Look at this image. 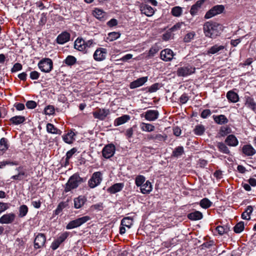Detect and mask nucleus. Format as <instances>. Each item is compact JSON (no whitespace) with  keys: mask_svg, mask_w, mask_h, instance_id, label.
<instances>
[{"mask_svg":"<svg viewBox=\"0 0 256 256\" xmlns=\"http://www.w3.org/2000/svg\"><path fill=\"white\" fill-rule=\"evenodd\" d=\"M224 8V6L222 5L216 6L206 13L204 18L206 19H208L217 14H220L222 12Z\"/></svg>","mask_w":256,"mask_h":256,"instance_id":"nucleus-9","label":"nucleus"},{"mask_svg":"<svg viewBox=\"0 0 256 256\" xmlns=\"http://www.w3.org/2000/svg\"><path fill=\"white\" fill-rule=\"evenodd\" d=\"M24 175H25V172H20L18 174L12 176L11 178L15 180H22V176Z\"/></svg>","mask_w":256,"mask_h":256,"instance_id":"nucleus-60","label":"nucleus"},{"mask_svg":"<svg viewBox=\"0 0 256 256\" xmlns=\"http://www.w3.org/2000/svg\"><path fill=\"white\" fill-rule=\"evenodd\" d=\"M212 202L207 198L202 199L200 202V206L204 208H208L212 206Z\"/></svg>","mask_w":256,"mask_h":256,"instance_id":"nucleus-48","label":"nucleus"},{"mask_svg":"<svg viewBox=\"0 0 256 256\" xmlns=\"http://www.w3.org/2000/svg\"><path fill=\"white\" fill-rule=\"evenodd\" d=\"M46 238L44 234H38L34 240V247L35 248H40L42 247L46 242Z\"/></svg>","mask_w":256,"mask_h":256,"instance_id":"nucleus-10","label":"nucleus"},{"mask_svg":"<svg viewBox=\"0 0 256 256\" xmlns=\"http://www.w3.org/2000/svg\"><path fill=\"white\" fill-rule=\"evenodd\" d=\"M70 39V34L64 32L60 34L56 38V42L60 44H62L69 41Z\"/></svg>","mask_w":256,"mask_h":256,"instance_id":"nucleus-17","label":"nucleus"},{"mask_svg":"<svg viewBox=\"0 0 256 256\" xmlns=\"http://www.w3.org/2000/svg\"><path fill=\"white\" fill-rule=\"evenodd\" d=\"M86 201V198L85 196H80L78 198H74V207L78 209L81 208L85 204Z\"/></svg>","mask_w":256,"mask_h":256,"instance_id":"nucleus-21","label":"nucleus"},{"mask_svg":"<svg viewBox=\"0 0 256 256\" xmlns=\"http://www.w3.org/2000/svg\"><path fill=\"white\" fill-rule=\"evenodd\" d=\"M244 98L246 99L245 104L248 108L254 110L256 108V103L254 102V98L248 96H246Z\"/></svg>","mask_w":256,"mask_h":256,"instance_id":"nucleus-31","label":"nucleus"},{"mask_svg":"<svg viewBox=\"0 0 256 256\" xmlns=\"http://www.w3.org/2000/svg\"><path fill=\"white\" fill-rule=\"evenodd\" d=\"M231 132V129L228 126H222L220 130V134L221 136H224Z\"/></svg>","mask_w":256,"mask_h":256,"instance_id":"nucleus-52","label":"nucleus"},{"mask_svg":"<svg viewBox=\"0 0 256 256\" xmlns=\"http://www.w3.org/2000/svg\"><path fill=\"white\" fill-rule=\"evenodd\" d=\"M10 204L0 202V214L9 208Z\"/></svg>","mask_w":256,"mask_h":256,"instance_id":"nucleus-62","label":"nucleus"},{"mask_svg":"<svg viewBox=\"0 0 256 256\" xmlns=\"http://www.w3.org/2000/svg\"><path fill=\"white\" fill-rule=\"evenodd\" d=\"M244 228V222H240L234 227V230L236 233L238 234L242 232Z\"/></svg>","mask_w":256,"mask_h":256,"instance_id":"nucleus-46","label":"nucleus"},{"mask_svg":"<svg viewBox=\"0 0 256 256\" xmlns=\"http://www.w3.org/2000/svg\"><path fill=\"white\" fill-rule=\"evenodd\" d=\"M120 34L117 32H112L108 34L107 40L110 42L114 40L120 38Z\"/></svg>","mask_w":256,"mask_h":256,"instance_id":"nucleus-50","label":"nucleus"},{"mask_svg":"<svg viewBox=\"0 0 256 256\" xmlns=\"http://www.w3.org/2000/svg\"><path fill=\"white\" fill-rule=\"evenodd\" d=\"M22 69V65L18 62L16 63L12 68L11 72H15L17 71L20 70Z\"/></svg>","mask_w":256,"mask_h":256,"instance_id":"nucleus-58","label":"nucleus"},{"mask_svg":"<svg viewBox=\"0 0 256 256\" xmlns=\"http://www.w3.org/2000/svg\"><path fill=\"white\" fill-rule=\"evenodd\" d=\"M124 186L122 183H116L108 188V192L110 194H115L120 192Z\"/></svg>","mask_w":256,"mask_h":256,"instance_id":"nucleus-25","label":"nucleus"},{"mask_svg":"<svg viewBox=\"0 0 256 256\" xmlns=\"http://www.w3.org/2000/svg\"><path fill=\"white\" fill-rule=\"evenodd\" d=\"M30 78L32 80H38L40 77V73L36 71H32L30 73Z\"/></svg>","mask_w":256,"mask_h":256,"instance_id":"nucleus-64","label":"nucleus"},{"mask_svg":"<svg viewBox=\"0 0 256 256\" xmlns=\"http://www.w3.org/2000/svg\"><path fill=\"white\" fill-rule=\"evenodd\" d=\"M222 30L221 26L217 22L212 21L207 22L203 26V31L206 37L215 38L220 34Z\"/></svg>","mask_w":256,"mask_h":256,"instance_id":"nucleus-1","label":"nucleus"},{"mask_svg":"<svg viewBox=\"0 0 256 256\" xmlns=\"http://www.w3.org/2000/svg\"><path fill=\"white\" fill-rule=\"evenodd\" d=\"M188 218L191 220H198L202 218V214L200 211L195 210L188 214L187 216Z\"/></svg>","mask_w":256,"mask_h":256,"instance_id":"nucleus-24","label":"nucleus"},{"mask_svg":"<svg viewBox=\"0 0 256 256\" xmlns=\"http://www.w3.org/2000/svg\"><path fill=\"white\" fill-rule=\"evenodd\" d=\"M144 117L145 118L150 122L154 121L156 120L159 116V112L156 110H148L144 112Z\"/></svg>","mask_w":256,"mask_h":256,"instance_id":"nucleus-12","label":"nucleus"},{"mask_svg":"<svg viewBox=\"0 0 256 256\" xmlns=\"http://www.w3.org/2000/svg\"><path fill=\"white\" fill-rule=\"evenodd\" d=\"M84 46H86V52H87L88 48H90L94 44H96L92 40H90L87 41L84 40Z\"/></svg>","mask_w":256,"mask_h":256,"instance_id":"nucleus-59","label":"nucleus"},{"mask_svg":"<svg viewBox=\"0 0 256 256\" xmlns=\"http://www.w3.org/2000/svg\"><path fill=\"white\" fill-rule=\"evenodd\" d=\"M16 215L14 213H9L4 214L0 218V224H12L14 220Z\"/></svg>","mask_w":256,"mask_h":256,"instance_id":"nucleus-14","label":"nucleus"},{"mask_svg":"<svg viewBox=\"0 0 256 256\" xmlns=\"http://www.w3.org/2000/svg\"><path fill=\"white\" fill-rule=\"evenodd\" d=\"M130 119V116L128 115H123L122 116L116 118L114 121V125L115 126H118L122 124Z\"/></svg>","mask_w":256,"mask_h":256,"instance_id":"nucleus-29","label":"nucleus"},{"mask_svg":"<svg viewBox=\"0 0 256 256\" xmlns=\"http://www.w3.org/2000/svg\"><path fill=\"white\" fill-rule=\"evenodd\" d=\"M8 148V140L5 138H2L0 140V149L2 150L6 151Z\"/></svg>","mask_w":256,"mask_h":256,"instance_id":"nucleus-49","label":"nucleus"},{"mask_svg":"<svg viewBox=\"0 0 256 256\" xmlns=\"http://www.w3.org/2000/svg\"><path fill=\"white\" fill-rule=\"evenodd\" d=\"M214 121L218 124H227L228 122L227 118L224 114H220L218 116H213Z\"/></svg>","mask_w":256,"mask_h":256,"instance_id":"nucleus-28","label":"nucleus"},{"mask_svg":"<svg viewBox=\"0 0 256 256\" xmlns=\"http://www.w3.org/2000/svg\"><path fill=\"white\" fill-rule=\"evenodd\" d=\"M45 114L47 115L52 114L54 112V108L52 106H48L44 109Z\"/></svg>","mask_w":256,"mask_h":256,"instance_id":"nucleus-54","label":"nucleus"},{"mask_svg":"<svg viewBox=\"0 0 256 256\" xmlns=\"http://www.w3.org/2000/svg\"><path fill=\"white\" fill-rule=\"evenodd\" d=\"M102 180V174L100 172H94L88 182V186L92 188H94L98 186Z\"/></svg>","mask_w":256,"mask_h":256,"instance_id":"nucleus-6","label":"nucleus"},{"mask_svg":"<svg viewBox=\"0 0 256 256\" xmlns=\"http://www.w3.org/2000/svg\"><path fill=\"white\" fill-rule=\"evenodd\" d=\"M196 32L194 31L190 32L185 35L184 38V42H190L196 36Z\"/></svg>","mask_w":256,"mask_h":256,"instance_id":"nucleus-47","label":"nucleus"},{"mask_svg":"<svg viewBox=\"0 0 256 256\" xmlns=\"http://www.w3.org/2000/svg\"><path fill=\"white\" fill-rule=\"evenodd\" d=\"M25 118L24 116H16L10 118V122L14 125H18L23 123L25 120Z\"/></svg>","mask_w":256,"mask_h":256,"instance_id":"nucleus-32","label":"nucleus"},{"mask_svg":"<svg viewBox=\"0 0 256 256\" xmlns=\"http://www.w3.org/2000/svg\"><path fill=\"white\" fill-rule=\"evenodd\" d=\"M110 114V111L108 109H101L98 108L93 112L92 114L95 118H98L100 120H104Z\"/></svg>","mask_w":256,"mask_h":256,"instance_id":"nucleus-11","label":"nucleus"},{"mask_svg":"<svg viewBox=\"0 0 256 256\" xmlns=\"http://www.w3.org/2000/svg\"><path fill=\"white\" fill-rule=\"evenodd\" d=\"M204 1L203 0H199L198 1L194 4L190 10V14L192 16L196 14L198 10Z\"/></svg>","mask_w":256,"mask_h":256,"instance_id":"nucleus-39","label":"nucleus"},{"mask_svg":"<svg viewBox=\"0 0 256 256\" xmlns=\"http://www.w3.org/2000/svg\"><path fill=\"white\" fill-rule=\"evenodd\" d=\"M145 181V178L144 176L139 175L136 178L135 183L136 186H141Z\"/></svg>","mask_w":256,"mask_h":256,"instance_id":"nucleus-51","label":"nucleus"},{"mask_svg":"<svg viewBox=\"0 0 256 256\" xmlns=\"http://www.w3.org/2000/svg\"><path fill=\"white\" fill-rule=\"evenodd\" d=\"M90 220V217L88 216L76 218L70 221L66 226L67 230H70L78 228Z\"/></svg>","mask_w":256,"mask_h":256,"instance_id":"nucleus-4","label":"nucleus"},{"mask_svg":"<svg viewBox=\"0 0 256 256\" xmlns=\"http://www.w3.org/2000/svg\"><path fill=\"white\" fill-rule=\"evenodd\" d=\"M74 48L75 49L86 53V46H84V40L82 38H78L74 42Z\"/></svg>","mask_w":256,"mask_h":256,"instance_id":"nucleus-18","label":"nucleus"},{"mask_svg":"<svg viewBox=\"0 0 256 256\" xmlns=\"http://www.w3.org/2000/svg\"><path fill=\"white\" fill-rule=\"evenodd\" d=\"M76 152L77 149L75 148H74L66 152V162H68V160H70V158L72 156L73 154H75Z\"/></svg>","mask_w":256,"mask_h":256,"instance_id":"nucleus-53","label":"nucleus"},{"mask_svg":"<svg viewBox=\"0 0 256 256\" xmlns=\"http://www.w3.org/2000/svg\"><path fill=\"white\" fill-rule=\"evenodd\" d=\"M158 51V49L156 47H152L150 48L148 52V56L152 57L154 56V54L157 53Z\"/></svg>","mask_w":256,"mask_h":256,"instance_id":"nucleus-63","label":"nucleus"},{"mask_svg":"<svg viewBox=\"0 0 256 256\" xmlns=\"http://www.w3.org/2000/svg\"><path fill=\"white\" fill-rule=\"evenodd\" d=\"M106 50L104 48H98L94 54V58L96 61H102L106 58Z\"/></svg>","mask_w":256,"mask_h":256,"instance_id":"nucleus-13","label":"nucleus"},{"mask_svg":"<svg viewBox=\"0 0 256 256\" xmlns=\"http://www.w3.org/2000/svg\"><path fill=\"white\" fill-rule=\"evenodd\" d=\"M225 48V46L222 45H218L216 44L212 46H211L207 51V54H218L220 52L223 50Z\"/></svg>","mask_w":256,"mask_h":256,"instance_id":"nucleus-22","label":"nucleus"},{"mask_svg":"<svg viewBox=\"0 0 256 256\" xmlns=\"http://www.w3.org/2000/svg\"><path fill=\"white\" fill-rule=\"evenodd\" d=\"M76 62V58L72 56H68L64 60V63L68 66L74 64Z\"/></svg>","mask_w":256,"mask_h":256,"instance_id":"nucleus-43","label":"nucleus"},{"mask_svg":"<svg viewBox=\"0 0 256 256\" xmlns=\"http://www.w3.org/2000/svg\"><path fill=\"white\" fill-rule=\"evenodd\" d=\"M252 210L253 208L252 206H248L246 210L242 214V218L244 220H250V214L252 212Z\"/></svg>","mask_w":256,"mask_h":256,"instance_id":"nucleus-35","label":"nucleus"},{"mask_svg":"<svg viewBox=\"0 0 256 256\" xmlns=\"http://www.w3.org/2000/svg\"><path fill=\"white\" fill-rule=\"evenodd\" d=\"M152 185L148 180H147L140 188V192L143 194H150L152 192Z\"/></svg>","mask_w":256,"mask_h":256,"instance_id":"nucleus-27","label":"nucleus"},{"mask_svg":"<svg viewBox=\"0 0 256 256\" xmlns=\"http://www.w3.org/2000/svg\"><path fill=\"white\" fill-rule=\"evenodd\" d=\"M218 150L224 154H230V150L225 144L222 142H218L216 145Z\"/></svg>","mask_w":256,"mask_h":256,"instance_id":"nucleus-33","label":"nucleus"},{"mask_svg":"<svg viewBox=\"0 0 256 256\" xmlns=\"http://www.w3.org/2000/svg\"><path fill=\"white\" fill-rule=\"evenodd\" d=\"M211 114V112L209 109H206L202 110L200 116L203 118H206Z\"/></svg>","mask_w":256,"mask_h":256,"instance_id":"nucleus-61","label":"nucleus"},{"mask_svg":"<svg viewBox=\"0 0 256 256\" xmlns=\"http://www.w3.org/2000/svg\"><path fill=\"white\" fill-rule=\"evenodd\" d=\"M46 130L48 132L51 134H60L62 133V131L56 128L54 124L50 123L47 124Z\"/></svg>","mask_w":256,"mask_h":256,"instance_id":"nucleus-36","label":"nucleus"},{"mask_svg":"<svg viewBox=\"0 0 256 256\" xmlns=\"http://www.w3.org/2000/svg\"><path fill=\"white\" fill-rule=\"evenodd\" d=\"M133 220L130 217H126L121 220V226H124L126 228H130L132 224Z\"/></svg>","mask_w":256,"mask_h":256,"instance_id":"nucleus-38","label":"nucleus"},{"mask_svg":"<svg viewBox=\"0 0 256 256\" xmlns=\"http://www.w3.org/2000/svg\"><path fill=\"white\" fill-rule=\"evenodd\" d=\"M160 86H161L160 84L155 83L150 87L145 88V90H146V92L150 93H152L156 92L160 88Z\"/></svg>","mask_w":256,"mask_h":256,"instance_id":"nucleus-45","label":"nucleus"},{"mask_svg":"<svg viewBox=\"0 0 256 256\" xmlns=\"http://www.w3.org/2000/svg\"><path fill=\"white\" fill-rule=\"evenodd\" d=\"M140 10L142 14H144L148 16H151L154 14L153 8L149 5L144 4L141 6Z\"/></svg>","mask_w":256,"mask_h":256,"instance_id":"nucleus-23","label":"nucleus"},{"mask_svg":"<svg viewBox=\"0 0 256 256\" xmlns=\"http://www.w3.org/2000/svg\"><path fill=\"white\" fill-rule=\"evenodd\" d=\"M224 142L230 146H236L238 144V141L234 134L228 135L226 138Z\"/></svg>","mask_w":256,"mask_h":256,"instance_id":"nucleus-19","label":"nucleus"},{"mask_svg":"<svg viewBox=\"0 0 256 256\" xmlns=\"http://www.w3.org/2000/svg\"><path fill=\"white\" fill-rule=\"evenodd\" d=\"M69 234V232H65L59 234L57 238L51 244V248L54 250H56L68 238Z\"/></svg>","mask_w":256,"mask_h":256,"instance_id":"nucleus-7","label":"nucleus"},{"mask_svg":"<svg viewBox=\"0 0 256 256\" xmlns=\"http://www.w3.org/2000/svg\"><path fill=\"white\" fill-rule=\"evenodd\" d=\"M148 76H144L138 78L130 83V88L131 89H134L142 86L148 81Z\"/></svg>","mask_w":256,"mask_h":256,"instance_id":"nucleus-16","label":"nucleus"},{"mask_svg":"<svg viewBox=\"0 0 256 256\" xmlns=\"http://www.w3.org/2000/svg\"><path fill=\"white\" fill-rule=\"evenodd\" d=\"M74 136H75L74 133L71 132L64 136H63V140L66 143L70 144L73 142Z\"/></svg>","mask_w":256,"mask_h":256,"instance_id":"nucleus-42","label":"nucleus"},{"mask_svg":"<svg viewBox=\"0 0 256 256\" xmlns=\"http://www.w3.org/2000/svg\"><path fill=\"white\" fill-rule=\"evenodd\" d=\"M174 56V52L168 48L164 49L160 52L161 58L166 62H170L172 60Z\"/></svg>","mask_w":256,"mask_h":256,"instance_id":"nucleus-15","label":"nucleus"},{"mask_svg":"<svg viewBox=\"0 0 256 256\" xmlns=\"http://www.w3.org/2000/svg\"><path fill=\"white\" fill-rule=\"evenodd\" d=\"M226 98L229 102H236L239 100L238 94L233 90H230L226 94Z\"/></svg>","mask_w":256,"mask_h":256,"instance_id":"nucleus-26","label":"nucleus"},{"mask_svg":"<svg viewBox=\"0 0 256 256\" xmlns=\"http://www.w3.org/2000/svg\"><path fill=\"white\" fill-rule=\"evenodd\" d=\"M242 153L246 156H254L256 151L250 144L244 145L242 148Z\"/></svg>","mask_w":256,"mask_h":256,"instance_id":"nucleus-20","label":"nucleus"},{"mask_svg":"<svg viewBox=\"0 0 256 256\" xmlns=\"http://www.w3.org/2000/svg\"><path fill=\"white\" fill-rule=\"evenodd\" d=\"M84 182V180L80 177L78 173L70 176L65 184L64 192L66 193L76 188L78 186Z\"/></svg>","mask_w":256,"mask_h":256,"instance_id":"nucleus-2","label":"nucleus"},{"mask_svg":"<svg viewBox=\"0 0 256 256\" xmlns=\"http://www.w3.org/2000/svg\"><path fill=\"white\" fill-rule=\"evenodd\" d=\"M196 68L188 64L178 68L176 74L178 76L185 77L194 73Z\"/></svg>","mask_w":256,"mask_h":256,"instance_id":"nucleus-3","label":"nucleus"},{"mask_svg":"<svg viewBox=\"0 0 256 256\" xmlns=\"http://www.w3.org/2000/svg\"><path fill=\"white\" fill-rule=\"evenodd\" d=\"M194 132L195 134L198 136H202L205 132L204 126L202 124L197 125L195 126V128L194 130Z\"/></svg>","mask_w":256,"mask_h":256,"instance_id":"nucleus-41","label":"nucleus"},{"mask_svg":"<svg viewBox=\"0 0 256 256\" xmlns=\"http://www.w3.org/2000/svg\"><path fill=\"white\" fill-rule=\"evenodd\" d=\"M26 106L28 108L33 109L36 106V102L34 100H28Z\"/></svg>","mask_w":256,"mask_h":256,"instance_id":"nucleus-56","label":"nucleus"},{"mask_svg":"<svg viewBox=\"0 0 256 256\" xmlns=\"http://www.w3.org/2000/svg\"><path fill=\"white\" fill-rule=\"evenodd\" d=\"M94 16L100 20H104V16H106L105 12L101 9L96 8L93 11Z\"/></svg>","mask_w":256,"mask_h":256,"instance_id":"nucleus-34","label":"nucleus"},{"mask_svg":"<svg viewBox=\"0 0 256 256\" xmlns=\"http://www.w3.org/2000/svg\"><path fill=\"white\" fill-rule=\"evenodd\" d=\"M38 66L41 71L50 72L53 68V62L51 59L45 58L42 59L38 64Z\"/></svg>","mask_w":256,"mask_h":256,"instance_id":"nucleus-5","label":"nucleus"},{"mask_svg":"<svg viewBox=\"0 0 256 256\" xmlns=\"http://www.w3.org/2000/svg\"><path fill=\"white\" fill-rule=\"evenodd\" d=\"M184 24L182 22H178L175 24L174 26H172L170 29V30L171 32H174L177 31L181 28L182 25Z\"/></svg>","mask_w":256,"mask_h":256,"instance_id":"nucleus-55","label":"nucleus"},{"mask_svg":"<svg viewBox=\"0 0 256 256\" xmlns=\"http://www.w3.org/2000/svg\"><path fill=\"white\" fill-rule=\"evenodd\" d=\"M182 12V9L181 7L176 6L172 8L171 10L172 14L176 17L180 16Z\"/></svg>","mask_w":256,"mask_h":256,"instance_id":"nucleus-40","label":"nucleus"},{"mask_svg":"<svg viewBox=\"0 0 256 256\" xmlns=\"http://www.w3.org/2000/svg\"><path fill=\"white\" fill-rule=\"evenodd\" d=\"M116 152V146L112 144H109L106 145L102 150V156L106 159L112 158Z\"/></svg>","mask_w":256,"mask_h":256,"instance_id":"nucleus-8","label":"nucleus"},{"mask_svg":"<svg viewBox=\"0 0 256 256\" xmlns=\"http://www.w3.org/2000/svg\"><path fill=\"white\" fill-rule=\"evenodd\" d=\"M166 136H162L161 134H156L155 135V142L164 141L166 139Z\"/></svg>","mask_w":256,"mask_h":256,"instance_id":"nucleus-57","label":"nucleus"},{"mask_svg":"<svg viewBox=\"0 0 256 256\" xmlns=\"http://www.w3.org/2000/svg\"><path fill=\"white\" fill-rule=\"evenodd\" d=\"M140 130L143 132H151L154 130L155 127L150 124L141 122L140 124Z\"/></svg>","mask_w":256,"mask_h":256,"instance_id":"nucleus-30","label":"nucleus"},{"mask_svg":"<svg viewBox=\"0 0 256 256\" xmlns=\"http://www.w3.org/2000/svg\"><path fill=\"white\" fill-rule=\"evenodd\" d=\"M184 149L182 146H177L173 150L172 156L175 158H178L184 154Z\"/></svg>","mask_w":256,"mask_h":256,"instance_id":"nucleus-37","label":"nucleus"},{"mask_svg":"<svg viewBox=\"0 0 256 256\" xmlns=\"http://www.w3.org/2000/svg\"><path fill=\"white\" fill-rule=\"evenodd\" d=\"M28 207L24 204L22 205L19 208V214L18 216L20 218H23L25 216L28 212Z\"/></svg>","mask_w":256,"mask_h":256,"instance_id":"nucleus-44","label":"nucleus"}]
</instances>
